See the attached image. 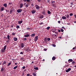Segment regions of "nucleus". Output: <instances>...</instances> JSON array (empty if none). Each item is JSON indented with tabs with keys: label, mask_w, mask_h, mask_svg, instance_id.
Segmentation results:
<instances>
[{
	"label": "nucleus",
	"mask_w": 76,
	"mask_h": 76,
	"mask_svg": "<svg viewBox=\"0 0 76 76\" xmlns=\"http://www.w3.org/2000/svg\"><path fill=\"white\" fill-rule=\"evenodd\" d=\"M22 9H20L17 10V12H18V13H20L21 12H22Z\"/></svg>",
	"instance_id": "nucleus-1"
},
{
	"label": "nucleus",
	"mask_w": 76,
	"mask_h": 76,
	"mask_svg": "<svg viewBox=\"0 0 76 76\" xmlns=\"http://www.w3.org/2000/svg\"><path fill=\"white\" fill-rule=\"evenodd\" d=\"M25 46V44L23 43H21L20 47L21 48H23L24 46Z\"/></svg>",
	"instance_id": "nucleus-2"
},
{
	"label": "nucleus",
	"mask_w": 76,
	"mask_h": 76,
	"mask_svg": "<svg viewBox=\"0 0 76 76\" xmlns=\"http://www.w3.org/2000/svg\"><path fill=\"white\" fill-rule=\"evenodd\" d=\"M38 36H36L34 38V41L36 42V41H37V40H38Z\"/></svg>",
	"instance_id": "nucleus-3"
},
{
	"label": "nucleus",
	"mask_w": 76,
	"mask_h": 76,
	"mask_svg": "<svg viewBox=\"0 0 76 76\" xmlns=\"http://www.w3.org/2000/svg\"><path fill=\"white\" fill-rule=\"evenodd\" d=\"M72 70V69H71V68H68L67 69H66L65 70V71L66 72H70V70Z\"/></svg>",
	"instance_id": "nucleus-4"
},
{
	"label": "nucleus",
	"mask_w": 76,
	"mask_h": 76,
	"mask_svg": "<svg viewBox=\"0 0 76 76\" xmlns=\"http://www.w3.org/2000/svg\"><path fill=\"white\" fill-rule=\"evenodd\" d=\"M36 9L37 10L39 9H40V7H39V6H38V5H36Z\"/></svg>",
	"instance_id": "nucleus-5"
},
{
	"label": "nucleus",
	"mask_w": 76,
	"mask_h": 76,
	"mask_svg": "<svg viewBox=\"0 0 76 76\" xmlns=\"http://www.w3.org/2000/svg\"><path fill=\"white\" fill-rule=\"evenodd\" d=\"M29 49V48H27L25 49V50H26V51H28V52H29V51H31V50Z\"/></svg>",
	"instance_id": "nucleus-6"
},
{
	"label": "nucleus",
	"mask_w": 76,
	"mask_h": 76,
	"mask_svg": "<svg viewBox=\"0 0 76 76\" xmlns=\"http://www.w3.org/2000/svg\"><path fill=\"white\" fill-rule=\"evenodd\" d=\"M23 4L22 3L20 4L19 6L20 8H22V7H23Z\"/></svg>",
	"instance_id": "nucleus-7"
},
{
	"label": "nucleus",
	"mask_w": 76,
	"mask_h": 76,
	"mask_svg": "<svg viewBox=\"0 0 76 76\" xmlns=\"http://www.w3.org/2000/svg\"><path fill=\"white\" fill-rule=\"evenodd\" d=\"M31 13H32L33 14H34V13H35L36 12V11L33 10L31 11Z\"/></svg>",
	"instance_id": "nucleus-8"
},
{
	"label": "nucleus",
	"mask_w": 76,
	"mask_h": 76,
	"mask_svg": "<svg viewBox=\"0 0 76 76\" xmlns=\"http://www.w3.org/2000/svg\"><path fill=\"white\" fill-rule=\"evenodd\" d=\"M29 34H27L26 35H24V37H29Z\"/></svg>",
	"instance_id": "nucleus-9"
},
{
	"label": "nucleus",
	"mask_w": 76,
	"mask_h": 76,
	"mask_svg": "<svg viewBox=\"0 0 76 76\" xmlns=\"http://www.w3.org/2000/svg\"><path fill=\"white\" fill-rule=\"evenodd\" d=\"M1 52H2V53H4V52H5V50H4L3 49L1 48Z\"/></svg>",
	"instance_id": "nucleus-10"
},
{
	"label": "nucleus",
	"mask_w": 76,
	"mask_h": 76,
	"mask_svg": "<svg viewBox=\"0 0 76 76\" xmlns=\"http://www.w3.org/2000/svg\"><path fill=\"white\" fill-rule=\"evenodd\" d=\"M13 39L15 41H17L18 40V38L16 37H14L13 38Z\"/></svg>",
	"instance_id": "nucleus-11"
},
{
	"label": "nucleus",
	"mask_w": 76,
	"mask_h": 76,
	"mask_svg": "<svg viewBox=\"0 0 76 76\" xmlns=\"http://www.w3.org/2000/svg\"><path fill=\"white\" fill-rule=\"evenodd\" d=\"M35 35V33H34L31 34V37H34Z\"/></svg>",
	"instance_id": "nucleus-12"
},
{
	"label": "nucleus",
	"mask_w": 76,
	"mask_h": 76,
	"mask_svg": "<svg viewBox=\"0 0 76 76\" xmlns=\"http://www.w3.org/2000/svg\"><path fill=\"white\" fill-rule=\"evenodd\" d=\"M6 61H3V63L2 64V65H4V64H6Z\"/></svg>",
	"instance_id": "nucleus-13"
},
{
	"label": "nucleus",
	"mask_w": 76,
	"mask_h": 76,
	"mask_svg": "<svg viewBox=\"0 0 76 76\" xmlns=\"http://www.w3.org/2000/svg\"><path fill=\"white\" fill-rule=\"evenodd\" d=\"M23 22V21L22 20H21L20 21H18V23H19V24H21V23H22Z\"/></svg>",
	"instance_id": "nucleus-14"
},
{
	"label": "nucleus",
	"mask_w": 76,
	"mask_h": 76,
	"mask_svg": "<svg viewBox=\"0 0 76 76\" xmlns=\"http://www.w3.org/2000/svg\"><path fill=\"white\" fill-rule=\"evenodd\" d=\"M44 18V15H42L39 17L40 19H42Z\"/></svg>",
	"instance_id": "nucleus-15"
},
{
	"label": "nucleus",
	"mask_w": 76,
	"mask_h": 76,
	"mask_svg": "<svg viewBox=\"0 0 76 76\" xmlns=\"http://www.w3.org/2000/svg\"><path fill=\"white\" fill-rule=\"evenodd\" d=\"M62 19H66V17L64 16H63L62 17Z\"/></svg>",
	"instance_id": "nucleus-16"
},
{
	"label": "nucleus",
	"mask_w": 76,
	"mask_h": 76,
	"mask_svg": "<svg viewBox=\"0 0 76 76\" xmlns=\"http://www.w3.org/2000/svg\"><path fill=\"white\" fill-rule=\"evenodd\" d=\"M52 60H53V61L55 60H56V57L55 56H53L52 58Z\"/></svg>",
	"instance_id": "nucleus-17"
},
{
	"label": "nucleus",
	"mask_w": 76,
	"mask_h": 76,
	"mask_svg": "<svg viewBox=\"0 0 76 76\" xmlns=\"http://www.w3.org/2000/svg\"><path fill=\"white\" fill-rule=\"evenodd\" d=\"M6 47H7V45H5L4 46V50H6Z\"/></svg>",
	"instance_id": "nucleus-18"
},
{
	"label": "nucleus",
	"mask_w": 76,
	"mask_h": 76,
	"mask_svg": "<svg viewBox=\"0 0 76 76\" xmlns=\"http://www.w3.org/2000/svg\"><path fill=\"white\" fill-rule=\"evenodd\" d=\"M33 75L34 76H37V74L36 73V72L33 73Z\"/></svg>",
	"instance_id": "nucleus-19"
},
{
	"label": "nucleus",
	"mask_w": 76,
	"mask_h": 76,
	"mask_svg": "<svg viewBox=\"0 0 76 76\" xmlns=\"http://www.w3.org/2000/svg\"><path fill=\"white\" fill-rule=\"evenodd\" d=\"M7 38L8 39V40H9V39H10V36L9 35H7Z\"/></svg>",
	"instance_id": "nucleus-20"
},
{
	"label": "nucleus",
	"mask_w": 76,
	"mask_h": 76,
	"mask_svg": "<svg viewBox=\"0 0 76 76\" xmlns=\"http://www.w3.org/2000/svg\"><path fill=\"white\" fill-rule=\"evenodd\" d=\"M4 7H1V11H3V10H4Z\"/></svg>",
	"instance_id": "nucleus-21"
},
{
	"label": "nucleus",
	"mask_w": 76,
	"mask_h": 76,
	"mask_svg": "<svg viewBox=\"0 0 76 76\" xmlns=\"http://www.w3.org/2000/svg\"><path fill=\"white\" fill-rule=\"evenodd\" d=\"M34 69H35V70H38V67H34Z\"/></svg>",
	"instance_id": "nucleus-22"
},
{
	"label": "nucleus",
	"mask_w": 76,
	"mask_h": 76,
	"mask_svg": "<svg viewBox=\"0 0 76 76\" xmlns=\"http://www.w3.org/2000/svg\"><path fill=\"white\" fill-rule=\"evenodd\" d=\"M68 61H70V62H72L73 61V60L72 59H70L68 60Z\"/></svg>",
	"instance_id": "nucleus-23"
},
{
	"label": "nucleus",
	"mask_w": 76,
	"mask_h": 76,
	"mask_svg": "<svg viewBox=\"0 0 76 76\" xmlns=\"http://www.w3.org/2000/svg\"><path fill=\"white\" fill-rule=\"evenodd\" d=\"M48 13L49 14V15H50L51 14V12H50V11L48 10Z\"/></svg>",
	"instance_id": "nucleus-24"
},
{
	"label": "nucleus",
	"mask_w": 76,
	"mask_h": 76,
	"mask_svg": "<svg viewBox=\"0 0 76 76\" xmlns=\"http://www.w3.org/2000/svg\"><path fill=\"white\" fill-rule=\"evenodd\" d=\"M12 63V61L10 62L8 64V65H7V66H9L10 64H11Z\"/></svg>",
	"instance_id": "nucleus-25"
},
{
	"label": "nucleus",
	"mask_w": 76,
	"mask_h": 76,
	"mask_svg": "<svg viewBox=\"0 0 76 76\" xmlns=\"http://www.w3.org/2000/svg\"><path fill=\"white\" fill-rule=\"evenodd\" d=\"M7 6V5L6 4V3H5L4 4V7H6Z\"/></svg>",
	"instance_id": "nucleus-26"
},
{
	"label": "nucleus",
	"mask_w": 76,
	"mask_h": 76,
	"mask_svg": "<svg viewBox=\"0 0 76 76\" xmlns=\"http://www.w3.org/2000/svg\"><path fill=\"white\" fill-rule=\"evenodd\" d=\"M4 68H2L1 70V72H3V71H4Z\"/></svg>",
	"instance_id": "nucleus-27"
},
{
	"label": "nucleus",
	"mask_w": 76,
	"mask_h": 76,
	"mask_svg": "<svg viewBox=\"0 0 76 76\" xmlns=\"http://www.w3.org/2000/svg\"><path fill=\"white\" fill-rule=\"evenodd\" d=\"M47 38H45L44 39V41L45 42H47Z\"/></svg>",
	"instance_id": "nucleus-28"
},
{
	"label": "nucleus",
	"mask_w": 76,
	"mask_h": 76,
	"mask_svg": "<svg viewBox=\"0 0 76 76\" xmlns=\"http://www.w3.org/2000/svg\"><path fill=\"white\" fill-rule=\"evenodd\" d=\"M16 28H17V29H18L19 28H20V27L19 26V25L17 26H16Z\"/></svg>",
	"instance_id": "nucleus-29"
},
{
	"label": "nucleus",
	"mask_w": 76,
	"mask_h": 76,
	"mask_svg": "<svg viewBox=\"0 0 76 76\" xmlns=\"http://www.w3.org/2000/svg\"><path fill=\"white\" fill-rule=\"evenodd\" d=\"M26 29H27V31H30V28H29V27H27L26 28Z\"/></svg>",
	"instance_id": "nucleus-30"
},
{
	"label": "nucleus",
	"mask_w": 76,
	"mask_h": 76,
	"mask_svg": "<svg viewBox=\"0 0 76 76\" xmlns=\"http://www.w3.org/2000/svg\"><path fill=\"white\" fill-rule=\"evenodd\" d=\"M18 68V66H16L14 67L13 68V69H16Z\"/></svg>",
	"instance_id": "nucleus-31"
},
{
	"label": "nucleus",
	"mask_w": 76,
	"mask_h": 76,
	"mask_svg": "<svg viewBox=\"0 0 76 76\" xmlns=\"http://www.w3.org/2000/svg\"><path fill=\"white\" fill-rule=\"evenodd\" d=\"M26 39H27L26 38H24L23 39V41H26Z\"/></svg>",
	"instance_id": "nucleus-32"
},
{
	"label": "nucleus",
	"mask_w": 76,
	"mask_h": 76,
	"mask_svg": "<svg viewBox=\"0 0 76 76\" xmlns=\"http://www.w3.org/2000/svg\"><path fill=\"white\" fill-rule=\"evenodd\" d=\"M42 13L44 15H45V12H42Z\"/></svg>",
	"instance_id": "nucleus-33"
},
{
	"label": "nucleus",
	"mask_w": 76,
	"mask_h": 76,
	"mask_svg": "<svg viewBox=\"0 0 76 76\" xmlns=\"http://www.w3.org/2000/svg\"><path fill=\"white\" fill-rule=\"evenodd\" d=\"M50 28V26L48 27L47 28V30H49Z\"/></svg>",
	"instance_id": "nucleus-34"
},
{
	"label": "nucleus",
	"mask_w": 76,
	"mask_h": 76,
	"mask_svg": "<svg viewBox=\"0 0 76 76\" xmlns=\"http://www.w3.org/2000/svg\"><path fill=\"white\" fill-rule=\"evenodd\" d=\"M56 29H54L53 31L52 32H55V31H56Z\"/></svg>",
	"instance_id": "nucleus-35"
},
{
	"label": "nucleus",
	"mask_w": 76,
	"mask_h": 76,
	"mask_svg": "<svg viewBox=\"0 0 76 76\" xmlns=\"http://www.w3.org/2000/svg\"><path fill=\"white\" fill-rule=\"evenodd\" d=\"M66 17V18H68L69 19V15H67Z\"/></svg>",
	"instance_id": "nucleus-36"
},
{
	"label": "nucleus",
	"mask_w": 76,
	"mask_h": 76,
	"mask_svg": "<svg viewBox=\"0 0 76 76\" xmlns=\"http://www.w3.org/2000/svg\"><path fill=\"white\" fill-rule=\"evenodd\" d=\"M47 40L48 41H50V40H51V39H50L49 38H47Z\"/></svg>",
	"instance_id": "nucleus-37"
},
{
	"label": "nucleus",
	"mask_w": 76,
	"mask_h": 76,
	"mask_svg": "<svg viewBox=\"0 0 76 76\" xmlns=\"http://www.w3.org/2000/svg\"><path fill=\"white\" fill-rule=\"evenodd\" d=\"M16 34L15 33H12V36H14V35H15Z\"/></svg>",
	"instance_id": "nucleus-38"
},
{
	"label": "nucleus",
	"mask_w": 76,
	"mask_h": 76,
	"mask_svg": "<svg viewBox=\"0 0 76 76\" xmlns=\"http://www.w3.org/2000/svg\"><path fill=\"white\" fill-rule=\"evenodd\" d=\"M13 12V10H11L10 11V13H12V12Z\"/></svg>",
	"instance_id": "nucleus-39"
},
{
	"label": "nucleus",
	"mask_w": 76,
	"mask_h": 76,
	"mask_svg": "<svg viewBox=\"0 0 76 76\" xmlns=\"http://www.w3.org/2000/svg\"><path fill=\"white\" fill-rule=\"evenodd\" d=\"M52 6L53 7H56V6L55 5V4H52Z\"/></svg>",
	"instance_id": "nucleus-40"
},
{
	"label": "nucleus",
	"mask_w": 76,
	"mask_h": 76,
	"mask_svg": "<svg viewBox=\"0 0 76 76\" xmlns=\"http://www.w3.org/2000/svg\"><path fill=\"white\" fill-rule=\"evenodd\" d=\"M76 63V62H75V61H72V64H75Z\"/></svg>",
	"instance_id": "nucleus-41"
},
{
	"label": "nucleus",
	"mask_w": 76,
	"mask_h": 76,
	"mask_svg": "<svg viewBox=\"0 0 76 76\" xmlns=\"http://www.w3.org/2000/svg\"><path fill=\"white\" fill-rule=\"evenodd\" d=\"M61 32H62L64 31V30H63V29H61Z\"/></svg>",
	"instance_id": "nucleus-42"
},
{
	"label": "nucleus",
	"mask_w": 76,
	"mask_h": 76,
	"mask_svg": "<svg viewBox=\"0 0 76 76\" xmlns=\"http://www.w3.org/2000/svg\"><path fill=\"white\" fill-rule=\"evenodd\" d=\"M55 2H56V1H51V3H52V4L55 3Z\"/></svg>",
	"instance_id": "nucleus-43"
},
{
	"label": "nucleus",
	"mask_w": 76,
	"mask_h": 76,
	"mask_svg": "<svg viewBox=\"0 0 76 76\" xmlns=\"http://www.w3.org/2000/svg\"><path fill=\"white\" fill-rule=\"evenodd\" d=\"M6 42H7V44H9V40H7V41H6Z\"/></svg>",
	"instance_id": "nucleus-44"
},
{
	"label": "nucleus",
	"mask_w": 76,
	"mask_h": 76,
	"mask_svg": "<svg viewBox=\"0 0 76 76\" xmlns=\"http://www.w3.org/2000/svg\"><path fill=\"white\" fill-rule=\"evenodd\" d=\"M69 15L71 16H73V13H70V14H69Z\"/></svg>",
	"instance_id": "nucleus-45"
},
{
	"label": "nucleus",
	"mask_w": 76,
	"mask_h": 76,
	"mask_svg": "<svg viewBox=\"0 0 76 76\" xmlns=\"http://www.w3.org/2000/svg\"><path fill=\"white\" fill-rule=\"evenodd\" d=\"M54 37H58V36H57V34H54Z\"/></svg>",
	"instance_id": "nucleus-46"
},
{
	"label": "nucleus",
	"mask_w": 76,
	"mask_h": 76,
	"mask_svg": "<svg viewBox=\"0 0 76 76\" xmlns=\"http://www.w3.org/2000/svg\"><path fill=\"white\" fill-rule=\"evenodd\" d=\"M23 69H25V66H23L22 67Z\"/></svg>",
	"instance_id": "nucleus-47"
},
{
	"label": "nucleus",
	"mask_w": 76,
	"mask_h": 76,
	"mask_svg": "<svg viewBox=\"0 0 76 76\" xmlns=\"http://www.w3.org/2000/svg\"><path fill=\"white\" fill-rule=\"evenodd\" d=\"M25 6L26 7H28V4H26Z\"/></svg>",
	"instance_id": "nucleus-48"
},
{
	"label": "nucleus",
	"mask_w": 76,
	"mask_h": 76,
	"mask_svg": "<svg viewBox=\"0 0 76 76\" xmlns=\"http://www.w3.org/2000/svg\"><path fill=\"white\" fill-rule=\"evenodd\" d=\"M20 54H23V53L22 52H21L20 53Z\"/></svg>",
	"instance_id": "nucleus-49"
},
{
	"label": "nucleus",
	"mask_w": 76,
	"mask_h": 76,
	"mask_svg": "<svg viewBox=\"0 0 76 76\" xmlns=\"http://www.w3.org/2000/svg\"><path fill=\"white\" fill-rule=\"evenodd\" d=\"M52 45L53 46V47H56V45L55 44H52Z\"/></svg>",
	"instance_id": "nucleus-50"
},
{
	"label": "nucleus",
	"mask_w": 76,
	"mask_h": 76,
	"mask_svg": "<svg viewBox=\"0 0 76 76\" xmlns=\"http://www.w3.org/2000/svg\"><path fill=\"white\" fill-rule=\"evenodd\" d=\"M76 46H75V47L73 48H72V50H75V49H76Z\"/></svg>",
	"instance_id": "nucleus-51"
},
{
	"label": "nucleus",
	"mask_w": 76,
	"mask_h": 76,
	"mask_svg": "<svg viewBox=\"0 0 76 76\" xmlns=\"http://www.w3.org/2000/svg\"><path fill=\"white\" fill-rule=\"evenodd\" d=\"M26 1H27V2H29L30 0H26Z\"/></svg>",
	"instance_id": "nucleus-52"
},
{
	"label": "nucleus",
	"mask_w": 76,
	"mask_h": 76,
	"mask_svg": "<svg viewBox=\"0 0 76 76\" xmlns=\"http://www.w3.org/2000/svg\"><path fill=\"white\" fill-rule=\"evenodd\" d=\"M40 25H42L43 24V22H41L39 23Z\"/></svg>",
	"instance_id": "nucleus-53"
},
{
	"label": "nucleus",
	"mask_w": 76,
	"mask_h": 76,
	"mask_svg": "<svg viewBox=\"0 0 76 76\" xmlns=\"http://www.w3.org/2000/svg\"><path fill=\"white\" fill-rule=\"evenodd\" d=\"M6 10V12L7 13L9 12V10Z\"/></svg>",
	"instance_id": "nucleus-54"
},
{
	"label": "nucleus",
	"mask_w": 76,
	"mask_h": 76,
	"mask_svg": "<svg viewBox=\"0 0 76 76\" xmlns=\"http://www.w3.org/2000/svg\"><path fill=\"white\" fill-rule=\"evenodd\" d=\"M30 74H27V76H30Z\"/></svg>",
	"instance_id": "nucleus-55"
},
{
	"label": "nucleus",
	"mask_w": 76,
	"mask_h": 76,
	"mask_svg": "<svg viewBox=\"0 0 76 76\" xmlns=\"http://www.w3.org/2000/svg\"><path fill=\"white\" fill-rule=\"evenodd\" d=\"M37 1H38V2H40L41 0H37Z\"/></svg>",
	"instance_id": "nucleus-56"
},
{
	"label": "nucleus",
	"mask_w": 76,
	"mask_h": 76,
	"mask_svg": "<svg viewBox=\"0 0 76 76\" xmlns=\"http://www.w3.org/2000/svg\"><path fill=\"white\" fill-rule=\"evenodd\" d=\"M24 2H26V0H23Z\"/></svg>",
	"instance_id": "nucleus-57"
},
{
	"label": "nucleus",
	"mask_w": 76,
	"mask_h": 76,
	"mask_svg": "<svg viewBox=\"0 0 76 76\" xmlns=\"http://www.w3.org/2000/svg\"><path fill=\"white\" fill-rule=\"evenodd\" d=\"M61 23V22H60V21H58V23Z\"/></svg>",
	"instance_id": "nucleus-58"
},
{
	"label": "nucleus",
	"mask_w": 76,
	"mask_h": 76,
	"mask_svg": "<svg viewBox=\"0 0 76 76\" xmlns=\"http://www.w3.org/2000/svg\"><path fill=\"white\" fill-rule=\"evenodd\" d=\"M55 34H57V35H58V33H57V32H55Z\"/></svg>",
	"instance_id": "nucleus-59"
},
{
	"label": "nucleus",
	"mask_w": 76,
	"mask_h": 76,
	"mask_svg": "<svg viewBox=\"0 0 76 76\" xmlns=\"http://www.w3.org/2000/svg\"><path fill=\"white\" fill-rule=\"evenodd\" d=\"M61 31H60V29L58 30V32H60Z\"/></svg>",
	"instance_id": "nucleus-60"
},
{
	"label": "nucleus",
	"mask_w": 76,
	"mask_h": 76,
	"mask_svg": "<svg viewBox=\"0 0 76 76\" xmlns=\"http://www.w3.org/2000/svg\"><path fill=\"white\" fill-rule=\"evenodd\" d=\"M12 4V3H9L8 4L9 5H10V4Z\"/></svg>",
	"instance_id": "nucleus-61"
},
{
	"label": "nucleus",
	"mask_w": 76,
	"mask_h": 76,
	"mask_svg": "<svg viewBox=\"0 0 76 76\" xmlns=\"http://www.w3.org/2000/svg\"><path fill=\"white\" fill-rule=\"evenodd\" d=\"M73 4V2H71L70 3V4H71V5H72V4Z\"/></svg>",
	"instance_id": "nucleus-62"
},
{
	"label": "nucleus",
	"mask_w": 76,
	"mask_h": 76,
	"mask_svg": "<svg viewBox=\"0 0 76 76\" xmlns=\"http://www.w3.org/2000/svg\"><path fill=\"white\" fill-rule=\"evenodd\" d=\"M44 51H46L47 50V49L45 48L44 50Z\"/></svg>",
	"instance_id": "nucleus-63"
},
{
	"label": "nucleus",
	"mask_w": 76,
	"mask_h": 76,
	"mask_svg": "<svg viewBox=\"0 0 76 76\" xmlns=\"http://www.w3.org/2000/svg\"><path fill=\"white\" fill-rule=\"evenodd\" d=\"M74 16H75V18H76V15H74Z\"/></svg>",
	"instance_id": "nucleus-64"
}]
</instances>
